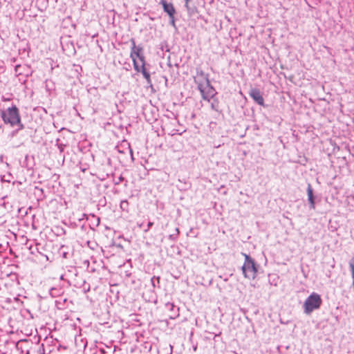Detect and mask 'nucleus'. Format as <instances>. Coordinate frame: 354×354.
I'll use <instances>...</instances> for the list:
<instances>
[{"label": "nucleus", "mask_w": 354, "mask_h": 354, "mask_svg": "<svg viewBox=\"0 0 354 354\" xmlns=\"http://www.w3.org/2000/svg\"><path fill=\"white\" fill-rule=\"evenodd\" d=\"M194 80L198 84V88L203 98L205 100H209L214 95V89L210 85L207 75L203 71L198 72Z\"/></svg>", "instance_id": "f257e3e1"}, {"label": "nucleus", "mask_w": 354, "mask_h": 354, "mask_svg": "<svg viewBox=\"0 0 354 354\" xmlns=\"http://www.w3.org/2000/svg\"><path fill=\"white\" fill-rule=\"evenodd\" d=\"M130 57L132 59L134 69L137 72H140V67H143L145 65V57L142 55V48L137 46L134 41H133Z\"/></svg>", "instance_id": "f03ea898"}, {"label": "nucleus", "mask_w": 354, "mask_h": 354, "mask_svg": "<svg viewBox=\"0 0 354 354\" xmlns=\"http://www.w3.org/2000/svg\"><path fill=\"white\" fill-rule=\"evenodd\" d=\"M1 115L3 122L10 124L12 127L21 124L19 110L15 106L8 108L6 111H1Z\"/></svg>", "instance_id": "7ed1b4c3"}, {"label": "nucleus", "mask_w": 354, "mask_h": 354, "mask_svg": "<svg viewBox=\"0 0 354 354\" xmlns=\"http://www.w3.org/2000/svg\"><path fill=\"white\" fill-rule=\"evenodd\" d=\"M322 304V299L318 294H311L304 303V310L306 315H310L311 313L319 308Z\"/></svg>", "instance_id": "20e7f679"}, {"label": "nucleus", "mask_w": 354, "mask_h": 354, "mask_svg": "<svg viewBox=\"0 0 354 354\" xmlns=\"http://www.w3.org/2000/svg\"><path fill=\"white\" fill-rule=\"evenodd\" d=\"M245 262L242 266L243 272L246 278L254 279L257 268L254 261L247 254H244Z\"/></svg>", "instance_id": "39448f33"}, {"label": "nucleus", "mask_w": 354, "mask_h": 354, "mask_svg": "<svg viewBox=\"0 0 354 354\" xmlns=\"http://www.w3.org/2000/svg\"><path fill=\"white\" fill-rule=\"evenodd\" d=\"M160 3L162 6L164 11L169 15L171 24L174 26L176 10L173 3H167L165 0H160Z\"/></svg>", "instance_id": "423d86ee"}, {"label": "nucleus", "mask_w": 354, "mask_h": 354, "mask_svg": "<svg viewBox=\"0 0 354 354\" xmlns=\"http://www.w3.org/2000/svg\"><path fill=\"white\" fill-rule=\"evenodd\" d=\"M249 94L256 103L261 106L264 105V99L259 89L252 88Z\"/></svg>", "instance_id": "0eeeda50"}, {"label": "nucleus", "mask_w": 354, "mask_h": 354, "mask_svg": "<svg viewBox=\"0 0 354 354\" xmlns=\"http://www.w3.org/2000/svg\"><path fill=\"white\" fill-rule=\"evenodd\" d=\"M140 71L142 72L143 76L147 80L148 84L151 83V77L149 73L147 71L145 68V65L143 67H140Z\"/></svg>", "instance_id": "6e6552de"}, {"label": "nucleus", "mask_w": 354, "mask_h": 354, "mask_svg": "<svg viewBox=\"0 0 354 354\" xmlns=\"http://www.w3.org/2000/svg\"><path fill=\"white\" fill-rule=\"evenodd\" d=\"M307 193H308V198L313 197V189H312L311 185L310 184L308 186Z\"/></svg>", "instance_id": "1a4fd4ad"}, {"label": "nucleus", "mask_w": 354, "mask_h": 354, "mask_svg": "<svg viewBox=\"0 0 354 354\" xmlns=\"http://www.w3.org/2000/svg\"><path fill=\"white\" fill-rule=\"evenodd\" d=\"M192 0H185V6L188 11L190 10L189 3Z\"/></svg>", "instance_id": "9d476101"}, {"label": "nucleus", "mask_w": 354, "mask_h": 354, "mask_svg": "<svg viewBox=\"0 0 354 354\" xmlns=\"http://www.w3.org/2000/svg\"><path fill=\"white\" fill-rule=\"evenodd\" d=\"M308 201L310 203L312 207H314V206H315L314 198L313 197L308 198Z\"/></svg>", "instance_id": "9b49d317"}, {"label": "nucleus", "mask_w": 354, "mask_h": 354, "mask_svg": "<svg viewBox=\"0 0 354 354\" xmlns=\"http://www.w3.org/2000/svg\"><path fill=\"white\" fill-rule=\"evenodd\" d=\"M152 225H153V223L149 222V223H148V227H151Z\"/></svg>", "instance_id": "f8f14e48"}, {"label": "nucleus", "mask_w": 354, "mask_h": 354, "mask_svg": "<svg viewBox=\"0 0 354 354\" xmlns=\"http://www.w3.org/2000/svg\"><path fill=\"white\" fill-rule=\"evenodd\" d=\"M351 267H352L353 271L354 272V265H353V264H352V265H351Z\"/></svg>", "instance_id": "ddd939ff"}]
</instances>
